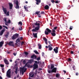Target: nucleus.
Wrapping results in <instances>:
<instances>
[{"label":"nucleus","instance_id":"nucleus-1","mask_svg":"<svg viewBox=\"0 0 79 79\" xmlns=\"http://www.w3.org/2000/svg\"><path fill=\"white\" fill-rule=\"evenodd\" d=\"M34 24L36 26H38L35 27V29H32L31 31L32 32H37V31L39 30L40 29V23H37V22H36Z\"/></svg>","mask_w":79,"mask_h":79},{"label":"nucleus","instance_id":"nucleus-2","mask_svg":"<svg viewBox=\"0 0 79 79\" xmlns=\"http://www.w3.org/2000/svg\"><path fill=\"white\" fill-rule=\"evenodd\" d=\"M2 10L4 12V14H5L8 16H9L10 15V12H7V9L6 8H5L4 6H2Z\"/></svg>","mask_w":79,"mask_h":79},{"label":"nucleus","instance_id":"nucleus-3","mask_svg":"<svg viewBox=\"0 0 79 79\" xmlns=\"http://www.w3.org/2000/svg\"><path fill=\"white\" fill-rule=\"evenodd\" d=\"M20 71L22 72V75H23V74H24V73H25L26 71V70H27V69L25 68L24 69V67H22V68H20Z\"/></svg>","mask_w":79,"mask_h":79},{"label":"nucleus","instance_id":"nucleus-4","mask_svg":"<svg viewBox=\"0 0 79 79\" xmlns=\"http://www.w3.org/2000/svg\"><path fill=\"white\" fill-rule=\"evenodd\" d=\"M19 35V34L18 33H16L14 34L12 37V40H15L16 39V38H18V36Z\"/></svg>","mask_w":79,"mask_h":79},{"label":"nucleus","instance_id":"nucleus-5","mask_svg":"<svg viewBox=\"0 0 79 79\" xmlns=\"http://www.w3.org/2000/svg\"><path fill=\"white\" fill-rule=\"evenodd\" d=\"M46 30L48 31H47L46 30L44 32L46 35H48V32L50 33L51 32V30H50V29L48 28H46Z\"/></svg>","mask_w":79,"mask_h":79},{"label":"nucleus","instance_id":"nucleus-6","mask_svg":"<svg viewBox=\"0 0 79 79\" xmlns=\"http://www.w3.org/2000/svg\"><path fill=\"white\" fill-rule=\"evenodd\" d=\"M10 69H9L8 71L7 72L6 75L8 77L10 78L11 77V75L10 74H11V71H10Z\"/></svg>","mask_w":79,"mask_h":79},{"label":"nucleus","instance_id":"nucleus-7","mask_svg":"<svg viewBox=\"0 0 79 79\" xmlns=\"http://www.w3.org/2000/svg\"><path fill=\"white\" fill-rule=\"evenodd\" d=\"M33 70H35V69H37L38 68V65L37 64H36V63H34L33 65Z\"/></svg>","mask_w":79,"mask_h":79},{"label":"nucleus","instance_id":"nucleus-8","mask_svg":"<svg viewBox=\"0 0 79 79\" xmlns=\"http://www.w3.org/2000/svg\"><path fill=\"white\" fill-rule=\"evenodd\" d=\"M15 8H16V9H19V2H18V1H17L15 2Z\"/></svg>","mask_w":79,"mask_h":79},{"label":"nucleus","instance_id":"nucleus-9","mask_svg":"<svg viewBox=\"0 0 79 79\" xmlns=\"http://www.w3.org/2000/svg\"><path fill=\"white\" fill-rule=\"evenodd\" d=\"M53 51L55 53H58V47H56V48H54L53 49Z\"/></svg>","mask_w":79,"mask_h":79},{"label":"nucleus","instance_id":"nucleus-10","mask_svg":"<svg viewBox=\"0 0 79 79\" xmlns=\"http://www.w3.org/2000/svg\"><path fill=\"white\" fill-rule=\"evenodd\" d=\"M56 69H57L56 68H53L51 71V73H56Z\"/></svg>","mask_w":79,"mask_h":79},{"label":"nucleus","instance_id":"nucleus-11","mask_svg":"<svg viewBox=\"0 0 79 79\" xmlns=\"http://www.w3.org/2000/svg\"><path fill=\"white\" fill-rule=\"evenodd\" d=\"M10 46H12V47H15L14 44H13V42L10 41L8 44Z\"/></svg>","mask_w":79,"mask_h":79},{"label":"nucleus","instance_id":"nucleus-12","mask_svg":"<svg viewBox=\"0 0 79 79\" xmlns=\"http://www.w3.org/2000/svg\"><path fill=\"white\" fill-rule=\"evenodd\" d=\"M9 5V9L10 10H11L13 8V4L9 2L8 3Z\"/></svg>","mask_w":79,"mask_h":79},{"label":"nucleus","instance_id":"nucleus-13","mask_svg":"<svg viewBox=\"0 0 79 79\" xmlns=\"http://www.w3.org/2000/svg\"><path fill=\"white\" fill-rule=\"evenodd\" d=\"M33 36L34 37V38H37V33H33L32 34Z\"/></svg>","mask_w":79,"mask_h":79},{"label":"nucleus","instance_id":"nucleus-14","mask_svg":"<svg viewBox=\"0 0 79 79\" xmlns=\"http://www.w3.org/2000/svg\"><path fill=\"white\" fill-rule=\"evenodd\" d=\"M5 28H4L3 30H2L1 32H0V35H3V33L4 32H5Z\"/></svg>","mask_w":79,"mask_h":79},{"label":"nucleus","instance_id":"nucleus-15","mask_svg":"<svg viewBox=\"0 0 79 79\" xmlns=\"http://www.w3.org/2000/svg\"><path fill=\"white\" fill-rule=\"evenodd\" d=\"M36 2L35 3L36 5H39L40 3H41V0H35Z\"/></svg>","mask_w":79,"mask_h":79},{"label":"nucleus","instance_id":"nucleus-16","mask_svg":"<svg viewBox=\"0 0 79 79\" xmlns=\"http://www.w3.org/2000/svg\"><path fill=\"white\" fill-rule=\"evenodd\" d=\"M29 76L30 77H34V74H32V73H30Z\"/></svg>","mask_w":79,"mask_h":79},{"label":"nucleus","instance_id":"nucleus-17","mask_svg":"<svg viewBox=\"0 0 79 79\" xmlns=\"http://www.w3.org/2000/svg\"><path fill=\"white\" fill-rule=\"evenodd\" d=\"M34 59H36L37 58V56H35V55H33L31 56V58H34Z\"/></svg>","mask_w":79,"mask_h":79},{"label":"nucleus","instance_id":"nucleus-18","mask_svg":"<svg viewBox=\"0 0 79 79\" xmlns=\"http://www.w3.org/2000/svg\"><path fill=\"white\" fill-rule=\"evenodd\" d=\"M4 61L6 64H9V63L8 62V60H7L6 59H4Z\"/></svg>","mask_w":79,"mask_h":79},{"label":"nucleus","instance_id":"nucleus-19","mask_svg":"<svg viewBox=\"0 0 79 79\" xmlns=\"http://www.w3.org/2000/svg\"><path fill=\"white\" fill-rule=\"evenodd\" d=\"M33 61H34V60L33 59H30L28 61V63L31 64L32 63H33Z\"/></svg>","mask_w":79,"mask_h":79},{"label":"nucleus","instance_id":"nucleus-20","mask_svg":"<svg viewBox=\"0 0 79 79\" xmlns=\"http://www.w3.org/2000/svg\"><path fill=\"white\" fill-rule=\"evenodd\" d=\"M3 44H4V41H1L0 42V48L3 46Z\"/></svg>","mask_w":79,"mask_h":79},{"label":"nucleus","instance_id":"nucleus-21","mask_svg":"<svg viewBox=\"0 0 79 79\" xmlns=\"http://www.w3.org/2000/svg\"><path fill=\"white\" fill-rule=\"evenodd\" d=\"M44 8L45 10H48V9H49V6H48V5H46L44 6Z\"/></svg>","mask_w":79,"mask_h":79},{"label":"nucleus","instance_id":"nucleus-22","mask_svg":"<svg viewBox=\"0 0 79 79\" xmlns=\"http://www.w3.org/2000/svg\"><path fill=\"white\" fill-rule=\"evenodd\" d=\"M9 35H10V33L8 32L6 33V34L5 35V36L6 37H8Z\"/></svg>","mask_w":79,"mask_h":79},{"label":"nucleus","instance_id":"nucleus-23","mask_svg":"<svg viewBox=\"0 0 79 79\" xmlns=\"http://www.w3.org/2000/svg\"><path fill=\"white\" fill-rule=\"evenodd\" d=\"M38 46L39 47V49H41V48H42V45L41 44H38Z\"/></svg>","mask_w":79,"mask_h":79},{"label":"nucleus","instance_id":"nucleus-24","mask_svg":"<svg viewBox=\"0 0 79 79\" xmlns=\"http://www.w3.org/2000/svg\"><path fill=\"white\" fill-rule=\"evenodd\" d=\"M18 67H17L15 69V71L16 74H18Z\"/></svg>","mask_w":79,"mask_h":79},{"label":"nucleus","instance_id":"nucleus-25","mask_svg":"<svg viewBox=\"0 0 79 79\" xmlns=\"http://www.w3.org/2000/svg\"><path fill=\"white\" fill-rule=\"evenodd\" d=\"M51 69H53V68L54 67H55V66H54V65L53 64H51Z\"/></svg>","mask_w":79,"mask_h":79},{"label":"nucleus","instance_id":"nucleus-26","mask_svg":"<svg viewBox=\"0 0 79 79\" xmlns=\"http://www.w3.org/2000/svg\"><path fill=\"white\" fill-rule=\"evenodd\" d=\"M52 36H55L56 35V33H51Z\"/></svg>","mask_w":79,"mask_h":79},{"label":"nucleus","instance_id":"nucleus-27","mask_svg":"<svg viewBox=\"0 0 79 79\" xmlns=\"http://www.w3.org/2000/svg\"><path fill=\"white\" fill-rule=\"evenodd\" d=\"M20 42V40H19V39H18L16 41V43H18V42Z\"/></svg>","mask_w":79,"mask_h":79},{"label":"nucleus","instance_id":"nucleus-28","mask_svg":"<svg viewBox=\"0 0 79 79\" xmlns=\"http://www.w3.org/2000/svg\"><path fill=\"white\" fill-rule=\"evenodd\" d=\"M34 52L36 54H38V55L39 54V53L36 50H35Z\"/></svg>","mask_w":79,"mask_h":79},{"label":"nucleus","instance_id":"nucleus-29","mask_svg":"<svg viewBox=\"0 0 79 79\" xmlns=\"http://www.w3.org/2000/svg\"><path fill=\"white\" fill-rule=\"evenodd\" d=\"M19 24L20 25L22 26L23 25V23H22V22L20 21L19 22Z\"/></svg>","mask_w":79,"mask_h":79},{"label":"nucleus","instance_id":"nucleus-30","mask_svg":"<svg viewBox=\"0 0 79 79\" xmlns=\"http://www.w3.org/2000/svg\"><path fill=\"white\" fill-rule=\"evenodd\" d=\"M27 66V67H29V65H28L27 63H26L24 65V67H26Z\"/></svg>","mask_w":79,"mask_h":79},{"label":"nucleus","instance_id":"nucleus-31","mask_svg":"<svg viewBox=\"0 0 79 79\" xmlns=\"http://www.w3.org/2000/svg\"><path fill=\"white\" fill-rule=\"evenodd\" d=\"M35 63H36V64H39L40 63V61H39L38 62L37 61H35Z\"/></svg>","mask_w":79,"mask_h":79},{"label":"nucleus","instance_id":"nucleus-32","mask_svg":"<svg viewBox=\"0 0 79 79\" xmlns=\"http://www.w3.org/2000/svg\"><path fill=\"white\" fill-rule=\"evenodd\" d=\"M56 77L57 78L59 77H60V74L56 73Z\"/></svg>","mask_w":79,"mask_h":79},{"label":"nucleus","instance_id":"nucleus-33","mask_svg":"<svg viewBox=\"0 0 79 79\" xmlns=\"http://www.w3.org/2000/svg\"><path fill=\"white\" fill-rule=\"evenodd\" d=\"M44 40L45 41V42H47V39L45 37H44L43 38Z\"/></svg>","mask_w":79,"mask_h":79},{"label":"nucleus","instance_id":"nucleus-34","mask_svg":"<svg viewBox=\"0 0 79 79\" xmlns=\"http://www.w3.org/2000/svg\"><path fill=\"white\" fill-rule=\"evenodd\" d=\"M40 11H36V12H35V14H36V15H39V13H40Z\"/></svg>","mask_w":79,"mask_h":79},{"label":"nucleus","instance_id":"nucleus-35","mask_svg":"<svg viewBox=\"0 0 79 79\" xmlns=\"http://www.w3.org/2000/svg\"><path fill=\"white\" fill-rule=\"evenodd\" d=\"M49 50H50V51H52V50H53V48L52 47H51V48H49Z\"/></svg>","mask_w":79,"mask_h":79},{"label":"nucleus","instance_id":"nucleus-36","mask_svg":"<svg viewBox=\"0 0 79 79\" xmlns=\"http://www.w3.org/2000/svg\"><path fill=\"white\" fill-rule=\"evenodd\" d=\"M55 30H54V29H52V33H56V31H55Z\"/></svg>","mask_w":79,"mask_h":79},{"label":"nucleus","instance_id":"nucleus-37","mask_svg":"<svg viewBox=\"0 0 79 79\" xmlns=\"http://www.w3.org/2000/svg\"><path fill=\"white\" fill-rule=\"evenodd\" d=\"M72 60L70 58H69L68 59V61H71Z\"/></svg>","mask_w":79,"mask_h":79},{"label":"nucleus","instance_id":"nucleus-38","mask_svg":"<svg viewBox=\"0 0 79 79\" xmlns=\"http://www.w3.org/2000/svg\"><path fill=\"white\" fill-rule=\"evenodd\" d=\"M3 27H5V28H6V29H8V27H7L5 26V25H3Z\"/></svg>","mask_w":79,"mask_h":79},{"label":"nucleus","instance_id":"nucleus-39","mask_svg":"<svg viewBox=\"0 0 79 79\" xmlns=\"http://www.w3.org/2000/svg\"><path fill=\"white\" fill-rule=\"evenodd\" d=\"M73 28V27L72 26H70V27L69 28L70 30H72Z\"/></svg>","mask_w":79,"mask_h":79},{"label":"nucleus","instance_id":"nucleus-40","mask_svg":"<svg viewBox=\"0 0 79 79\" xmlns=\"http://www.w3.org/2000/svg\"><path fill=\"white\" fill-rule=\"evenodd\" d=\"M3 20L5 21V22H6V21H7L6 18H4Z\"/></svg>","mask_w":79,"mask_h":79},{"label":"nucleus","instance_id":"nucleus-41","mask_svg":"<svg viewBox=\"0 0 79 79\" xmlns=\"http://www.w3.org/2000/svg\"><path fill=\"white\" fill-rule=\"evenodd\" d=\"M19 31H22V30H23V28H22V27H20L19 28Z\"/></svg>","mask_w":79,"mask_h":79},{"label":"nucleus","instance_id":"nucleus-42","mask_svg":"<svg viewBox=\"0 0 79 79\" xmlns=\"http://www.w3.org/2000/svg\"><path fill=\"white\" fill-rule=\"evenodd\" d=\"M8 23L7 22H6L5 23V25L6 26H8Z\"/></svg>","mask_w":79,"mask_h":79},{"label":"nucleus","instance_id":"nucleus-43","mask_svg":"<svg viewBox=\"0 0 79 79\" xmlns=\"http://www.w3.org/2000/svg\"><path fill=\"white\" fill-rule=\"evenodd\" d=\"M50 45H48V48H50L51 47H52V44H50Z\"/></svg>","mask_w":79,"mask_h":79},{"label":"nucleus","instance_id":"nucleus-44","mask_svg":"<svg viewBox=\"0 0 79 79\" xmlns=\"http://www.w3.org/2000/svg\"><path fill=\"white\" fill-rule=\"evenodd\" d=\"M0 66L1 68H3V67H4V65L3 64H1Z\"/></svg>","mask_w":79,"mask_h":79},{"label":"nucleus","instance_id":"nucleus-45","mask_svg":"<svg viewBox=\"0 0 79 79\" xmlns=\"http://www.w3.org/2000/svg\"><path fill=\"white\" fill-rule=\"evenodd\" d=\"M26 60H24L23 61V63L24 64H26Z\"/></svg>","mask_w":79,"mask_h":79},{"label":"nucleus","instance_id":"nucleus-46","mask_svg":"<svg viewBox=\"0 0 79 79\" xmlns=\"http://www.w3.org/2000/svg\"><path fill=\"white\" fill-rule=\"evenodd\" d=\"M8 23L10 24V23H11V20L9 19L8 21L7 22Z\"/></svg>","mask_w":79,"mask_h":79},{"label":"nucleus","instance_id":"nucleus-47","mask_svg":"<svg viewBox=\"0 0 79 79\" xmlns=\"http://www.w3.org/2000/svg\"><path fill=\"white\" fill-rule=\"evenodd\" d=\"M51 2L52 3H54L55 2V0H51Z\"/></svg>","mask_w":79,"mask_h":79},{"label":"nucleus","instance_id":"nucleus-48","mask_svg":"<svg viewBox=\"0 0 79 79\" xmlns=\"http://www.w3.org/2000/svg\"><path fill=\"white\" fill-rule=\"evenodd\" d=\"M57 29V27H55L53 29H54V30H56V29Z\"/></svg>","mask_w":79,"mask_h":79},{"label":"nucleus","instance_id":"nucleus-49","mask_svg":"<svg viewBox=\"0 0 79 79\" xmlns=\"http://www.w3.org/2000/svg\"><path fill=\"white\" fill-rule=\"evenodd\" d=\"M24 54H25V55H28V53H27V52H24Z\"/></svg>","mask_w":79,"mask_h":79},{"label":"nucleus","instance_id":"nucleus-50","mask_svg":"<svg viewBox=\"0 0 79 79\" xmlns=\"http://www.w3.org/2000/svg\"><path fill=\"white\" fill-rule=\"evenodd\" d=\"M40 60V57H39L37 58V61H39V60Z\"/></svg>","mask_w":79,"mask_h":79},{"label":"nucleus","instance_id":"nucleus-51","mask_svg":"<svg viewBox=\"0 0 79 79\" xmlns=\"http://www.w3.org/2000/svg\"><path fill=\"white\" fill-rule=\"evenodd\" d=\"M44 55H45V53H44V52H42V56H44Z\"/></svg>","mask_w":79,"mask_h":79},{"label":"nucleus","instance_id":"nucleus-52","mask_svg":"<svg viewBox=\"0 0 79 79\" xmlns=\"http://www.w3.org/2000/svg\"><path fill=\"white\" fill-rule=\"evenodd\" d=\"M2 73H5V71H4V68H2Z\"/></svg>","mask_w":79,"mask_h":79},{"label":"nucleus","instance_id":"nucleus-53","mask_svg":"<svg viewBox=\"0 0 79 79\" xmlns=\"http://www.w3.org/2000/svg\"><path fill=\"white\" fill-rule=\"evenodd\" d=\"M73 70H75V66H74L73 67Z\"/></svg>","mask_w":79,"mask_h":79},{"label":"nucleus","instance_id":"nucleus-54","mask_svg":"<svg viewBox=\"0 0 79 79\" xmlns=\"http://www.w3.org/2000/svg\"><path fill=\"white\" fill-rule=\"evenodd\" d=\"M24 9H25L26 10H27V7H26V6H24Z\"/></svg>","mask_w":79,"mask_h":79},{"label":"nucleus","instance_id":"nucleus-55","mask_svg":"<svg viewBox=\"0 0 79 79\" xmlns=\"http://www.w3.org/2000/svg\"><path fill=\"white\" fill-rule=\"evenodd\" d=\"M48 73H49V74H50L51 72H52V71H51V70H48Z\"/></svg>","mask_w":79,"mask_h":79},{"label":"nucleus","instance_id":"nucleus-56","mask_svg":"<svg viewBox=\"0 0 79 79\" xmlns=\"http://www.w3.org/2000/svg\"><path fill=\"white\" fill-rule=\"evenodd\" d=\"M40 14L42 15V14H44V11H41V12Z\"/></svg>","mask_w":79,"mask_h":79},{"label":"nucleus","instance_id":"nucleus-57","mask_svg":"<svg viewBox=\"0 0 79 79\" xmlns=\"http://www.w3.org/2000/svg\"><path fill=\"white\" fill-rule=\"evenodd\" d=\"M24 43V42H23V41H22L21 43V45H23V44Z\"/></svg>","mask_w":79,"mask_h":79},{"label":"nucleus","instance_id":"nucleus-58","mask_svg":"<svg viewBox=\"0 0 79 79\" xmlns=\"http://www.w3.org/2000/svg\"><path fill=\"white\" fill-rule=\"evenodd\" d=\"M38 17H39V18H41V15H40V14L38 15Z\"/></svg>","mask_w":79,"mask_h":79},{"label":"nucleus","instance_id":"nucleus-59","mask_svg":"<svg viewBox=\"0 0 79 79\" xmlns=\"http://www.w3.org/2000/svg\"><path fill=\"white\" fill-rule=\"evenodd\" d=\"M1 29H2V26L1 25H0V30H1Z\"/></svg>","mask_w":79,"mask_h":79},{"label":"nucleus","instance_id":"nucleus-60","mask_svg":"<svg viewBox=\"0 0 79 79\" xmlns=\"http://www.w3.org/2000/svg\"><path fill=\"white\" fill-rule=\"evenodd\" d=\"M13 54L14 55V56H16V53H13Z\"/></svg>","mask_w":79,"mask_h":79},{"label":"nucleus","instance_id":"nucleus-61","mask_svg":"<svg viewBox=\"0 0 79 79\" xmlns=\"http://www.w3.org/2000/svg\"><path fill=\"white\" fill-rule=\"evenodd\" d=\"M55 3H58V1H55Z\"/></svg>","mask_w":79,"mask_h":79},{"label":"nucleus","instance_id":"nucleus-62","mask_svg":"<svg viewBox=\"0 0 79 79\" xmlns=\"http://www.w3.org/2000/svg\"><path fill=\"white\" fill-rule=\"evenodd\" d=\"M73 53L74 52H73V51H71V54H73Z\"/></svg>","mask_w":79,"mask_h":79},{"label":"nucleus","instance_id":"nucleus-63","mask_svg":"<svg viewBox=\"0 0 79 79\" xmlns=\"http://www.w3.org/2000/svg\"><path fill=\"white\" fill-rule=\"evenodd\" d=\"M78 74H79V73H76V76H78Z\"/></svg>","mask_w":79,"mask_h":79},{"label":"nucleus","instance_id":"nucleus-64","mask_svg":"<svg viewBox=\"0 0 79 79\" xmlns=\"http://www.w3.org/2000/svg\"><path fill=\"white\" fill-rule=\"evenodd\" d=\"M23 37H21L20 38V40H23Z\"/></svg>","mask_w":79,"mask_h":79}]
</instances>
